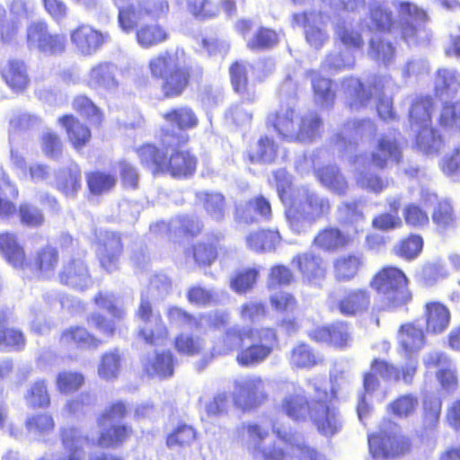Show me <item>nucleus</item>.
<instances>
[{
	"label": "nucleus",
	"mask_w": 460,
	"mask_h": 460,
	"mask_svg": "<svg viewBox=\"0 0 460 460\" xmlns=\"http://www.w3.org/2000/svg\"><path fill=\"white\" fill-rule=\"evenodd\" d=\"M434 109L433 99L429 95L417 96L411 102L409 111V121L411 126L422 128L430 126L432 111Z\"/></svg>",
	"instance_id": "43"
},
{
	"label": "nucleus",
	"mask_w": 460,
	"mask_h": 460,
	"mask_svg": "<svg viewBox=\"0 0 460 460\" xmlns=\"http://www.w3.org/2000/svg\"><path fill=\"white\" fill-rule=\"evenodd\" d=\"M398 344L407 356L417 353L425 345L423 329L413 323L402 324L398 330Z\"/></svg>",
	"instance_id": "36"
},
{
	"label": "nucleus",
	"mask_w": 460,
	"mask_h": 460,
	"mask_svg": "<svg viewBox=\"0 0 460 460\" xmlns=\"http://www.w3.org/2000/svg\"><path fill=\"white\" fill-rule=\"evenodd\" d=\"M372 305V294L367 288L347 289L337 301L339 313L347 317H355L367 314Z\"/></svg>",
	"instance_id": "21"
},
{
	"label": "nucleus",
	"mask_w": 460,
	"mask_h": 460,
	"mask_svg": "<svg viewBox=\"0 0 460 460\" xmlns=\"http://www.w3.org/2000/svg\"><path fill=\"white\" fill-rule=\"evenodd\" d=\"M59 262V253L57 248L45 245L40 249L34 257V270L42 277L53 275Z\"/></svg>",
	"instance_id": "49"
},
{
	"label": "nucleus",
	"mask_w": 460,
	"mask_h": 460,
	"mask_svg": "<svg viewBox=\"0 0 460 460\" xmlns=\"http://www.w3.org/2000/svg\"><path fill=\"white\" fill-rule=\"evenodd\" d=\"M424 248V239L417 233H410L398 240L393 247L395 256L406 261L417 259Z\"/></svg>",
	"instance_id": "45"
},
{
	"label": "nucleus",
	"mask_w": 460,
	"mask_h": 460,
	"mask_svg": "<svg viewBox=\"0 0 460 460\" xmlns=\"http://www.w3.org/2000/svg\"><path fill=\"white\" fill-rule=\"evenodd\" d=\"M296 112L293 107L280 106L279 110L270 112L266 118V126L283 139L291 141L295 131Z\"/></svg>",
	"instance_id": "32"
},
{
	"label": "nucleus",
	"mask_w": 460,
	"mask_h": 460,
	"mask_svg": "<svg viewBox=\"0 0 460 460\" xmlns=\"http://www.w3.org/2000/svg\"><path fill=\"white\" fill-rule=\"evenodd\" d=\"M168 39L169 33L158 23H146L136 31L137 42L145 49L160 45Z\"/></svg>",
	"instance_id": "50"
},
{
	"label": "nucleus",
	"mask_w": 460,
	"mask_h": 460,
	"mask_svg": "<svg viewBox=\"0 0 460 460\" xmlns=\"http://www.w3.org/2000/svg\"><path fill=\"white\" fill-rule=\"evenodd\" d=\"M369 17L373 26L379 31H390L394 27L393 12L384 4H372L369 8Z\"/></svg>",
	"instance_id": "64"
},
{
	"label": "nucleus",
	"mask_w": 460,
	"mask_h": 460,
	"mask_svg": "<svg viewBox=\"0 0 460 460\" xmlns=\"http://www.w3.org/2000/svg\"><path fill=\"white\" fill-rule=\"evenodd\" d=\"M460 87V75L448 68H439L436 71L434 81V94L443 97L456 93Z\"/></svg>",
	"instance_id": "52"
},
{
	"label": "nucleus",
	"mask_w": 460,
	"mask_h": 460,
	"mask_svg": "<svg viewBox=\"0 0 460 460\" xmlns=\"http://www.w3.org/2000/svg\"><path fill=\"white\" fill-rule=\"evenodd\" d=\"M277 191L285 207L288 226L296 233L301 232L305 223L314 224L331 213L330 199L308 188L287 184L279 186Z\"/></svg>",
	"instance_id": "4"
},
{
	"label": "nucleus",
	"mask_w": 460,
	"mask_h": 460,
	"mask_svg": "<svg viewBox=\"0 0 460 460\" xmlns=\"http://www.w3.org/2000/svg\"><path fill=\"white\" fill-rule=\"evenodd\" d=\"M438 124L445 130L460 129V102H445L440 109Z\"/></svg>",
	"instance_id": "62"
},
{
	"label": "nucleus",
	"mask_w": 460,
	"mask_h": 460,
	"mask_svg": "<svg viewBox=\"0 0 460 460\" xmlns=\"http://www.w3.org/2000/svg\"><path fill=\"white\" fill-rule=\"evenodd\" d=\"M136 337L149 347H163L169 340V330L161 314L155 316L153 324L146 323L137 329Z\"/></svg>",
	"instance_id": "34"
},
{
	"label": "nucleus",
	"mask_w": 460,
	"mask_h": 460,
	"mask_svg": "<svg viewBox=\"0 0 460 460\" xmlns=\"http://www.w3.org/2000/svg\"><path fill=\"white\" fill-rule=\"evenodd\" d=\"M81 168L76 163L61 168L58 172L57 189L66 196L75 195L82 187Z\"/></svg>",
	"instance_id": "47"
},
{
	"label": "nucleus",
	"mask_w": 460,
	"mask_h": 460,
	"mask_svg": "<svg viewBox=\"0 0 460 460\" xmlns=\"http://www.w3.org/2000/svg\"><path fill=\"white\" fill-rule=\"evenodd\" d=\"M344 84L349 97L348 105L355 111L367 107L374 95L383 94L385 91L384 80L377 75H369L366 83L349 76L344 80Z\"/></svg>",
	"instance_id": "13"
},
{
	"label": "nucleus",
	"mask_w": 460,
	"mask_h": 460,
	"mask_svg": "<svg viewBox=\"0 0 460 460\" xmlns=\"http://www.w3.org/2000/svg\"><path fill=\"white\" fill-rule=\"evenodd\" d=\"M122 356L118 348L102 354L98 365V375L104 380L117 379L121 368Z\"/></svg>",
	"instance_id": "53"
},
{
	"label": "nucleus",
	"mask_w": 460,
	"mask_h": 460,
	"mask_svg": "<svg viewBox=\"0 0 460 460\" xmlns=\"http://www.w3.org/2000/svg\"><path fill=\"white\" fill-rule=\"evenodd\" d=\"M323 119L316 112H308L299 118L297 128H295L291 141L313 142L320 137Z\"/></svg>",
	"instance_id": "38"
},
{
	"label": "nucleus",
	"mask_w": 460,
	"mask_h": 460,
	"mask_svg": "<svg viewBox=\"0 0 460 460\" xmlns=\"http://www.w3.org/2000/svg\"><path fill=\"white\" fill-rule=\"evenodd\" d=\"M232 401L234 406L243 412L255 410L269 400L266 380L256 375L234 382Z\"/></svg>",
	"instance_id": "9"
},
{
	"label": "nucleus",
	"mask_w": 460,
	"mask_h": 460,
	"mask_svg": "<svg viewBox=\"0 0 460 460\" xmlns=\"http://www.w3.org/2000/svg\"><path fill=\"white\" fill-rule=\"evenodd\" d=\"M279 155V146L272 137L261 136L243 153L244 162L250 164H271Z\"/></svg>",
	"instance_id": "27"
},
{
	"label": "nucleus",
	"mask_w": 460,
	"mask_h": 460,
	"mask_svg": "<svg viewBox=\"0 0 460 460\" xmlns=\"http://www.w3.org/2000/svg\"><path fill=\"white\" fill-rule=\"evenodd\" d=\"M414 146L423 155H434L442 150L445 140L438 130L430 125L418 129Z\"/></svg>",
	"instance_id": "41"
},
{
	"label": "nucleus",
	"mask_w": 460,
	"mask_h": 460,
	"mask_svg": "<svg viewBox=\"0 0 460 460\" xmlns=\"http://www.w3.org/2000/svg\"><path fill=\"white\" fill-rule=\"evenodd\" d=\"M58 123L65 130L67 140L75 150H82L90 144L92 140L90 128L74 114H63L58 117Z\"/></svg>",
	"instance_id": "29"
},
{
	"label": "nucleus",
	"mask_w": 460,
	"mask_h": 460,
	"mask_svg": "<svg viewBox=\"0 0 460 460\" xmlns=\"http://www.w3.org/2000/svg\"><path fill=\"white\" fill-rule=\"evenodd\" d=\"M59 342L67 348L92 350L103 345L105 341L83 325H72L61 332Z\"/></svg>",
	"instance_id": "25"
},
{
	"label": "nucleus",
	"mask_w": 460,
	"mask_h": 460,
	"mask_svg": "<svg viewBox=\"0 0 460 460\" xmlns=\"http://www.w3.org/2000/svg\"><path fill=\"white\" fill-rule=\"evenodd\" d=\"M85 377L78 371L63 370L58 373L55 385L57 390L63 394L77 392L84 385Z\"/></svg>",
	"instance_id": "60"
},
{
	"label": "nucleus",
	"mask_w": 460,
	"mask_h": 460,
	"mask_svg": "<svg viewBox=\"0 0 460 460\" xmlns=\"http://www.w3.org/2000/svg\"><path fill=\"white\" fill-rule=\"evenodd\" d=\"M93 302L99 308L106 310L111 319H108L100 313H93L87 316L86 322L106 338L114 337L117 332L115 321H121L125 318L126 309L118 303L113 295L102 291H99L94 296Z\"/></svg>",
	"instance_id": "11"
},
{
	"label": "nucleus",
	"mask_w": 460,
	"mask_h": 460,
	"mask_svg": "<svg viewBox=\"0 0 460 460\" xmlns=\"http://www.w3.org/2000/svg\"><path fill=\"white\" fill-rule=\"evenodd\" d=\"M365 264V256L361 252L341 254L332 261L333 277L337 282H349L359 275Z\"/></svg>",
	"instance_id": "24"
},
{
	"label": "nucleus",
	"mask_w": 460,
	"mask_h": 460,
	"mask_svg": "<svg viewBox=\"0 0 460 460\" xmlns=\"http://www.w3.org/2000/svg\"><path fill=\"white\" fill-rule=\"evenodd\" d=\"M117 72L118 67L113 62L99 61L90 67L86 85L93 90L111 92L119 86Z\"/></svg>",
	"instance_id": "23"
},
{
	"label": "nucleus",
	"mask_w": 460,
	"mask_h": 460,
	"mask_svg": "<svg viewBox=\"0 0 460 460\" xmlns=\"http://www.w3.org/2000/svg\"><path fill=\"white\" fill-rule=\"evenodd\" d=\"M419 406V399L413 394L397 396L388 404V411L394 416L402 419L413 415Z\"/></svg>",
	"instance_id": "61"
},
{
	"label": "nucleus",
	"mask_w": 460,
	"mask_h": 460,
	"mask_svg": "<svg viewBox=\"0 0 460 460\" xmlns=\"http://www.w3.org/2000/svg\"><path fill=\"white\" fill-rule=\"evenodd\" d=\"M3 76L9 86L16 92L26 89L28 84L27 66L24 62L12 60L7 69L3 71Z\"/></svg>",
	"instance_id": "59"
},
{
	"label": "nucleus",
	"mask_w": 460,
	"mask_h": 460,
	"mask_svg": "<svg viewBox=\"0 0 460 460\" xmlns=\"http://www.w3.org/2000/svg\"><path fill=\"white\" fill-rule=\"evenodd\" d=\"M188 13L197 20L207 21L217 18L220 6L216 0H186Z\"/></svg>",
	"instance_id": "57"
},
{
	"label": "nucleus",
	"mask_w": 460,
	"mask_h": 460,
	"mask_svg": "<svg viewBox=\"0 0 460 460\" xmlns=\"http://www.w3.org/2000/svg\"><path fill=\"white\" fill-rule=\"evenodd\" d=\"M281 236L277 229L260 228L245 237L248 248L256 252H271L279 244Z\"/></svg>",
	"instance_id": "40"
},
{
	"label": "nucleus",
	"mask_w": 460,
	"mask_h": 460,
	"mask_svg": "<svg viewBox=\"0 0 460 460\" xmlns=\"http://www.w3.org/2000/svg\"><path fill=\"white\" fill-rule=\"evenodd\" d=\"M307 337L317 344L340 351L349 348L354 341L352 325L345 320L317 325L307 332Z\"/></svg>",
	"instance_id": "12"
},
{
	"label": "nucleus",
	"mask_w": 460,
	"mask_h": 460,
	"mask_svg": "<svg viewBox=\"0 0 460 460\" xmlns=\"http://www.w3.org/2000/svg\"><path fill=\"white\" fill-rule=\"evenodd\" d=\"M430 217L436 230L439 233H448L457 227L458 217L450 199H438L431 209Z\"/></svg>",
	"instance_id": "31"
},
{
	"label": "nucleus",
	"mask_w": 460,
	"mask_h": 460,
	"mask_svg": "<svg viewBox=\"0 0 460 460\" xmlns=\"http://www.w3.org/2000/svg\"><path fill=\"white\" fill-rule=\"evenodd\" d=\"M155 143L140 145L135 152L140 164L154 175L168 174L174 180L181 181L193 177L199 165V157L190 148L189 134L174 133L167 126L158 129Z\"/></svg>",
	"instance_id": "1"
},
{
	"label": "nucleus",
	"mask_w": 460,
	"mask_h": 460,
	"mask_svg": "<svg viewBox=\"0 0 460 460\" xmlns=\"http://www.w3.org/2000/svg\"><path fill=\"white\" fill-rule=\"evenodd\" d=\"M442 401L437 397H428L422 402L421 428L424 431L435 430L440 421Z\"/></svg>",
	"instance_id": "56"
},
{
	"label": "nucleus",
	"mask_w": 460,
	"mask_h": 460,
	"mask_svg": "<svg viewBox=\"0 0 460 460\" xmlns=\"http://www.w3.org/2000/svg\"><path fill=\"white\" fill-rule=\"evenodd\" d=\"M124 251L121 234L106 232L98 243L96 257L102 270L112 273L119 269V259Z\"/></svg>",
	"instance_id": "20"
},
{
	"label": "nucleus",
	"mask_w": 460,
	"mask_h": 460,
	"mask_svg": "<svg viewBox=\"0 0 460 460\" xmlns=\"http://www.w3.org/2000/svg\"><path fill=\"white\" fill-rule=\"evenodd\" d=\"M175 358L170 350H163L155 354L147 363L146 370L160 378L171 377L174 372Z\"/></svg>",
	"instance_id": "58"
},
{
	"label": "nucleus",
	"mask_w": 460,
	"mask_h": 460,
	"mask_svg": "<svg viewBox=\"0 0 460 460\" xmlns=\"http://www.w3.org/2000/svg\"><path fill=\"white\" fill-rule=\"evenodd\" d=\"M228 73L234 93L243 102L253 103L256 100V93L249 81L247 63L243 60L233 61L228 67Z\"/></svg>",
	"instance_id": "28"
},
{
	"label": "nucleus",
	"mask_w": 460,
	"mask_h": 460,
	"mask_svg": "<svg viewBox=\"0 0 460 460\" xmlns=\"http://www.w3.org/2000/svg\"><path fill=\"white\" fill-rule=\"evenodd\" d=\"M351 238L337 227H325L321 229L314 237V245L321 251L334 252L347 247Z\"/></svg>",
	"instance_id": "35"
},
{
	"label": "nucleus",
	"mask_w": 460,
	"mask_h": 460,
	"mask_svg": "<svg viewBox=\"0 0 460 460\" xmlns=\"http://www.w3.org/2000/svg\"><path fill=\"white\" fill-rule=\"evenodd\" d=\"M291 262L306 285L321 286L326 278L327 268L325 262L318 254L312 252H300L292 258Z\"/></svg>",
	"instance_id": "17"
},
{
	"label": "nucleus",
	"mask_w": 460,
	"mask_h": 460,
	"mask_svg": "<svg viewBox=\"0 0 460 460\" xmlns=\"http://www.w3.org/2000/svg\"><path fill=\"white\" fill-rule=\"evenodd\" d=\"M224 239L225 235L220 232L209 233L205 239L190 245L185 255L191 258L198 267H209L217 260Z\"/></svg>",
	"instance_id": "16"
},
{
	"label": "nucleus",
	"mask_w": 460,
	"mask_h": 460,
	"mask_svg": "<svg viewBox=\"0 0 460 460\" xmlns=\"http://www.w3.org/2000/svg\"><path fill=\"white\" fill-rule=\"evenodd\" d=\"M0 251L7 262L13 268L24 270L27 263L23 248L18 243L13 234H0Z\"/></svg>",
	"instance_id": "48"
},
{
	"label": "nucleus",
	"mask_w": 460,
	"mask_h": 460,
	"mask_svg": "<svg viewBox=\"0 0 460 460\" xmlns=\"http://www.w3.org/2000/svg\"><path fill=\"white\" fill-rule=\"evenodd\" d=\"M314 175L324 188L336 195L344 196L349 190V181L336 164H323L314 170Z\"/></svg>",
	"instance_id": "30"
},
{
	"label": "nucleus",
	"mask_w": 460,
	"mask_h": 460,
	"mask_svg": "<svg viewBox=\"0 0 460 460\" xmlns=\"http://www.w3.org/2000/svg\"><path fill=\"white\" fill-rule=\"evenodd\" d=\"M280 41L279 32L270 27L259 26L246 42L252 52L268 51L276 48Z\"/></svg>",
	"instance_id": "46"
},
{
	"label": "nucleus",
	"mask_w": 460,
	"mask_h": 460,
	"mask_svg": "<svg viewBox=\"0 0 460 460\" xmlns=\"http://www.w3.org/2000/svg\"><path fill=\"white\" fill-rule=\"evenodd\" d=\"M323 362L315 349L305 341L295 344L289 351L288 363L295 369H311Z\"/></svg>",
	"instance_id": "39"
},
{
	"label": "nucleus",
	"mask_w": 460,
	"mask_h": 460,
	"mask_svg": "<svg viewBox=\"0 0 460 460\" xmlns=\"http://www.w3.org/2000/svg\"><path fill=\"white\" fill-rule=\"evenodd\" d=\"M242 429L246 430L248 438L256 444L252 448L254 458H261V460H288V455L286 450L275 442L271 443L268 447L259 445L269 436L266 429L258 423H247L242 425Z\"/></svg>",
	"instance_id": "22"
},
{
	"label": "nucleus",
	"mask_w": 460,
	"mask_h": 460,
	"mask_svg": "<svg viewBox=\"0 0 460 460\" xmlns=\"http://www.w3.org/2000/svg\"><path fill=\"white\" fill-rule=\"evenodd\" d=\"M424 308L426 331L434 334L444 332L450 322L448 308L437 301L427 303Z\"/></svg>",
	"instance_id": "37"
},
{
	"label": "nucleus",
	"mask_w": 460,
	"mask_h": 460,
	"mask_svg": "<svg viewBox=\"0 0 460 460\" xmlns=\"http://www.w3.org/2000/svg\"><path fill=\"white\" fill-rule=\"evenodd\" d=\"M70 41L82 56H93L110 40V35L92 25L82 23L70 31Z\"/></svg>",
	"instance_id": "14"
},
{
	"label": "nucleus",
	"mask_w": 460,
	"mask_h": 460,
	"mask_svg": "<svg viewBox=\"0 0 460 460\" xmlns=\"http://www.w3.org/2000/svg\"><path fill=\"white\" fill-rule=\"evenodd\" d=\"M260 274V268L248 267L235 272L231 279V288L237 293L244 294L255 285Z\"/></svg>",
	"instance_id": "63"
},
{
	"label": "nucleus",
	"mask_w": 460,
	"mask_h": 460,
	"mask_svg": "<svg viewBox=\"0 0 460 460\" xmlns=\"http://www.w3.org/2000/svg\"><path fill=\"white\" fill-rule=\"evenodd\" d=\"M87 190L93 196L111 192L118 182L115 173L104 170H92L85 173Z\"/></svg>",
	"instance_id": "42"
},
{
	"label": "nucleus",
	"mask_w": 460,
	"mask_h": 460,
	"mask_svg": "<svg viewBox=\"0 0 460 460\" xmlns=\"http://www.w3.org/2000/svg\"><path fill=\"white\" fill-rule=\"evenodd\" d=\"M281 411L295 421L305 420L311 408L308 399L300 394L286 395L280 404Z\"/></svg>",
	"instance_id": "51"
},
{
	"label": "nucleus",
	"mask_w": 460,
	"mask_h": 460,
	"mask_svg": "<svg viewBox=\"0 0 460 460\" xmlns=\"http://www.w3.org/2000/svg\"><path fill=\"white\" fill-rule=\"evenodd\" d=\"M116 4H124L130 0H113ZM167 0H136V5L122 6L119 10V22L125 31H130L140 22L149 18L158 21L169 13Z\"/></svg>",
	"instance_id": "8"
},
{
	"label": "nucleus",
	"mask_w": 460,
	"mask_h": 460,
	"mask_svg": "<svg viewBox=\"0 0 460 460\" xmlns=\"http://www.w3.org/2000/svg\"><path fill=\"white\" fill-rule=\"evenodd\" d=\"M197 439V429L185 422H179L165 438V444L169 448L186 447L192 445Z\"/></svg>",
	"instance_id": "54"
},
{
	"label": "nucleus",
	"mask_w": 460,
	"mask_h": 460,
	"mask_svg": "<svg viewBox=\"0 0 460 460\" xmlns=\"http://www.w3.org/2000/svg\"><path fill=\"white\" fill-rule=\"evenodd\" d=\"M280 339L273 326L227 328L214 342L211 354L226 356L237 351L236 363L242 367H253L265 362L279 349Z\"/></svg>",
	"instance_id": "2"
},
{
	"label": "nucleus",
	"mask_w": 460,
	"mask_h": 460,
	"mask_svg": "<svg viewBox=\"0 0 460 460\" xmlns=\"http://www.w3.org/2000/svg\"><path fill=\"white\" fill-rule=\"evenodd\" d=\"M316 16H321V13L301 12L295 13L293 18L299 26L303 27L306 41L318 48L323 44L328 36L324 30L312 22V20Z\"/></svg>",
	"instance_id": "44"
},
{
	"label": "nucleus",
	"mask_w": 460,
	"mask_h": 460,
	"mask_svg": "<svg viewBox=\"0 0 460 460\" xmlns=\"http://www.w3.org/2000/svg\"><path fill=\"white\" fill-rule=\"evenodd\" d=\"M369 286L382 295L384 307L388 311L405 307L412 299L408 276L394 265L381 267L370 279Z\"/></svg>",
	"instance_id": "6"
},
{
	"label": "nucleus",
	"mask_w": 460,
	"mask_h": 460,
	"mask_svg": "<svg viewBox=\"0 0 460 460\" xmlns=\"http://www.w3.org/2000/svg\"><path fill=\"white\" fill-rule=\"evenodd\" d=\"M402 161V150L399 141L388 135H381L369 155V164L378 169L385 170L390 164H398Z\"/></svg>",
	"instance_id": "19"
},
{
	"label": "nucleus",
	"mask_w": 460,
	"mask_h": 460,
	"mask_svg": "<svg viewBox=\"0 0 460 460\" xmlns=\"http://www.w3.org/2000/svg\"><path fill=\"white\" fill-rule=\"evenodd\" d=\"M128 414L126 402H111L96 418L99 433L96 445L101 448H118L130 441L135 436L132 425L122 421Z\"/></svg>",
	"instance_id": "5"
},
{
	"label": "nucleus",
	"mask_w": 460,
	"mask_h": 460,
	"mask_svg": "<svg viewBox=\"0 0 460 460\" xmlns=\"http://www.w3.org/2000/svg\"><path fill=\"white\" fill-rule=\"evenodd\" d=\"M309 418L323 436L332 437L341 429L339 411L325 401H315L309 410Z\"/></svg>",
	"instance_id": "18"
},
{
	"label": "nucleus",
	"mask_w": 460,
	"mask_h": 460,
	"mask_svg": "<svg viewBox=\"0 0 460 460\" xmlns=\"http://www.w3.org/2000/svg\"><path fill=\"white\" fill-rule=\"evenodd\" d=\"M31 45L39 53L45 56H56L65 51L66 37L59 33H51L44 22L31 25Z\"/></svg>",
	"instance_id": "15"
},
{
	"label": "nucleus",
	"mask_w": 460,
	"mask_h": 460,
	"mask_svg": "<svg viewBox=\"0 0 460 460\" xmlns=\"http://www.w3.org/2000/svg\"><path fill=\"white\" fill-rule=\"evenodd\" d=\"M152 79L158 83L164 100L181 97L191 84L195 76L201 78L203 69L195 72L186 65V53L182 48H170L153 56L147 62Z\"/></svg>",
	"instance_id": "3"
},
{
	"label": "nucleus",
	"mask_w": 460,
	"mask_h": 460,
	"mask_svg": "<svg viewBox=\"0 0 460 460\" xmlns=\"http://www.w3.org/2000/svg\"><path fill=\"white\" fill-rule=\"evenodd\" d=\"M399 22V33L407 44H417L427 35V12L410 1H400L396 5Z\"/></svg>",
	"instance_id": "10"
},
{
	"label": "nucleus",
	"mask_w": 460,
	"mask_h": 460,
	"mask_svg": "<svg viewBox=\"0 0 460 460\" xmlns=\"http://www.w3.org/2000/svg\"><path fill=\"white\" fill-rule=\"evenodd\" d=\"M398 425L384 420L378 429L368 435L369 452L376 459H393L411 451V440L397 432Z\"/></svg>",
	"instance_id": "7"
},
{
	"label": "nucleus",
	"mask_w": 460,
	"mask_h": 460,
	"mask_svg": "<svg viewBox=\"0 0 460 460\" xmlns=\"http://www.w3.org/2000/svg\"><path fill=\"white\" fill-rule=\"evenodd\" d=\"M86 252L83 254L72 255L67 261H64L58 273L60 283L79 287L84 284L91 276L90 267L85 260Z\"/></svg>",
	"instance_id": "26"
},
{
	"label": "nucleus",
	"mask_w": 460,
	"mask_h": 460,
	"mask_svg": "<svg viewBox=\"0 0 460 460\" xmlns=\"http://www.w3.org/2000/svg\"><path fill=\"white\" fill-rule=\"evenodd\" d=\"M72 108L93 125L101 126L104 120L102 111L85 94H78L72 100Z\"/></svg>",
	"instance_id": "55"
},
{
	"label": "nucleus",
	"mask_w": 460,
	"mask_h": 460,
	"mask_svg": "<svg viewBox=\"0 0 460 460\" xmlns=\"http://www.w3.org/2000/svg\"><path fill=\"white\" fill-rule=\"evenodd\" d=\"M161 117L165 122L177 128V130L172 128L174 133L188 134V130L197 128L199 124L195 111L188 105L171 107L162 113Z\"/></svg>",
	"instance_id": "33"
}]
</instances>
